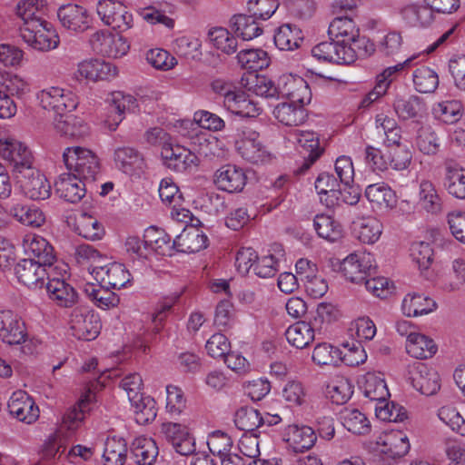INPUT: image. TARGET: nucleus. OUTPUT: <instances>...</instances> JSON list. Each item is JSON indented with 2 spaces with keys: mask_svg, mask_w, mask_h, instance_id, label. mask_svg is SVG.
I'll use <instances>...</instances> for the list:
<instances>
[{
  "mask_svg": "<svg viewBox=\"0 0 465 465\" xmlns=\"http://www.w3.org/2000/svg\"><path fill=\"white\" fill-rule=\"evenodd\" d=\"M66 169L86 183L94 182L101 174V161L95 152L84 146H70L63 153Z\"/></svg>",
  "mask_w": 465,
  "mask_h": 465,
  "instance_id": "obj_1",
  "label": "nucleus"
},
{
  "mask_svg": "<svg viewBox=\"0 0 465 465\" xmlns=\"http://www.w3.org/2000/svg\"><path fill=\"white\" fill-rule=\"evenodd\" d=\"M58 271V274H67V265L65 263H56V266H51L35 259H21L15 266V275L17 281L31 290H40L46 284V280L54 275V272Z\"/></svg>",
  "mask_w": 465,
  "mask_h": 465,
  "instance_id": "obj_2",
  "label": "nucleus"
},
{
  "mask_svg": "<svg viewBox=\"0 0 465 465\" xmlns=\"http://www.w3.org/2000/svg\"><path fill=\"white\" fill-rule=\"evenodd\" d=\"M328 34L331 40L352 47L356 53V59L368 56L374 50L372 43L365 37H360L359 29L354 21L348 16L334 18L329 25Z\"/></svg>",
  "mask_w": 465,
  "mask_h": 465,
  "instance_id": "obj_3",
  "label": "nucleus"
},
{
  "mask_svg": "<svg viewBox=\"0 0 465 465\" xmlns=\"http://www.w3.org/2000/svg\"><path fill=\"white\" fill-rule=\"evenodd\" d=\"M36 100L41 108L53 112L60 118L66 113L76 109L78 96L70 89L59 85L47 86L36 94Z\"/></svg>",
  "mask_w": 465,
  "mask_h": 465,
  "instance_id": "obj_4",
  "label": "nucleus"
},
{
  "mask_svg": "<svg viewBox=\"0 0 465 465\" xmlns=\"http://www.w3.org/2000/svg\"><path fill=\"white\" fill-rule=\"evenodd\" d=\"M235 149L242 159L251 163H266L272 158L260 134L251 128H243L238 132Z\"/></svg>",
  "mask_w": 465,
  "mask_h": 465,
  "instance_id": "obj_5",
  "label": "nucleus"
},
{
  "mask_svg": "<svg viewBox=\"0 0 465 465\" xmlns=\"http://www.w3.org/2000/svg\"><path fill=\"white\" fill-rule=\"evenodd\" d=\"M96 13L102 23L119 32H126L134 26L133 14L122 2L100 0L96 5Z\"/></svg>",
  "mask_w": 465,
  "mask_h": 465,
  "instance_id": "obj_6",
  "label": "nucleus"
},
{
  "mask_svg": "<svg viewBox=\"0 0 465 465\" xmlns=\"http://www.w3.org/2000/svg\"><path fill=\"white\" fill-rule=\"evenodd\" d=\"M16 182L27 198L39 201L51 195V184L44 173L32 167V164L15 173Z\"/></svg>",
  "mask_w": 465,
  "mask_h": 465,
  "instance_id": "obj_7",
  "label": "nucleus"
},
{
  "mask_svg": "<svg viewBox=\"0 0 465 465\" xmlns=\"http://www.w3.org/2000/svg\"><path fill=\"white\" fill-rule=\"evenodd\" d=\"M89 44L94 52L109 58H121L130 50L127 39L106 30H99L89 38Z\"/></svg>",
  "mask_w": 465,
  "mask_h": 465,
  "instance_id": "obj_8",
  "label": "nucleus"
},
{
  "mask_svg": "<svg viewBox=\"0 0 465 465\" xmlns=\"http://www.w3.org/2000/svg\"><path fill=\"white\" fill-rule=\"evenodd\" d=\"M21 27V37L30 47L38 51H49L58 46L59 36L53 25L43 20Z\"/></svg>",
  "mask_w": 465,
  "mask_h": 465,
  "instance_id": "obj_9",
  "label": "nucleus"
},
{
  "mask_svg": "<svg viewBox=\"0 0 465 465\" xmlns=\"http://www.w3.org/2000/svg\"><path fill=\"white\" fill-rule=\"evenodd\" d=\"M160 433L180 455H192L196 450L195 439L184 423L164 421L160 426Z\"/></svg>",
  "mask_w": 465,
  "mask_h": 465,
  "instance_id": "obj_10",
  "label": "nucleus"
},
{
  "mask_svg": "<svg viewBox=\"0 0 465 465\" xmlns=\"http://www.w3.org/2000/svg\"><path fill=\"white\" fill-rule=\"evenodd\" d=\"M94 280L104 289L120 290L131 283V273L124 264L111 262L94 266L90 271Z\"/></svg>",
  "mask_w": 465,
  "mask_h": 465,
  "instance_id": "obj_11",
  "label": "nucleus"
},
{
  "mask_svg": "<svg viewBox=\"0 0 465 465\" xmlns=\"http://www.w3.org/2000/svg\"><path fill=\"white\" fill-rule=\"evenodd\" d=\"M411 449L409 438L401 430H386L376 440V451L384 460H396L405 456Z\"/></svg>",
  "mask_w": 465,
  "mask_h": 465,
  "instance_id": "obj_12",
  "label": "nucleus"
},
{
  "mask_svg": "<svg viewBox=\"0 0 465 465\" xmlns=\"http://www.w3.org/2000/svg\"><path fill=\"white\" fill-rule=\"evenodd\" d=\"M278 98H287L302 105L310 104L312 91L308 83L301 76L284 74L277 81Z\"/></svg>",
  "mask_w": 465,
  "mask_h": 465,
  "instance_id": "obj_13",
  "label": "nucleus"
},
{
  "mask_svg": "<svg viewBox=\"0 0 465 465\" xmlns=\"http://www.w3.org/2000/svg\"><path fill=\"white\" fill-rule=\"evenodd\" d=\"M375 269V261L369 252H355L348 255L341 264L344 277L354 283H362Z\"/></svg>",
  "mask_w": 465,
  "mask_h": 465,
  "instance_id": "obj_14",
  "label": "nucleus"
},
{
  "mask_svg": "<svg viewBox=\"0 0 465 465\" xmlns=\"http://www.w3.org/2000/svg\"><path fill=\"white\" fill-rule=\"evenodd\" d=\"M137 108V100L131 94L122 92H114L108 99L106 115L104 123L110 131H115L124 119L127 113L134 112Z\"/></svg>",
  "mask_w": 465,
  "mask_h": 465,
  "instance_id": "obj_15",
  "label": "nucleus"
},
{
  "mask_svg": "<svg viewBox=\"0 0 465 465\" xmlns=\"http://www.w3.org/2000/svg\"><path fill=\"white\" fill-rule=\"evenodd\" d=\"M0 156L13 165L15 173L33 163L30 149L24 143L12 136L0 138Z\"/></svg>",
  "mask_w": 465,
  "mask_h": 465,
  "instance_id": "obj_16",
  "label": "nucleus"
},
{
  "mask_svg": "<svg viewBox=\"0 0 465 465\" xmlns=\"http://www.w3.org/2000/svg\"><path fill=\"white\" fill-rule=\"evenodd\" d=\"M58 271L54 272L46 284L47 295L49 299L58 307L72 308L77 304L79 295L76 290L64 277L66 274L60 275Z\"/></svg>",
  "mask_w": 465,
  "mask_h": 465,
  "instance_id": "obj_17",
  "label": "nucleus"
},
{
  "mask_svg": "<svg viewBox=\"0 0 465 465\" xmlns=\"http://www.w3.org/2000/svg\"><path fill=\"white\" fill-rule=\"evenodd\" d=\"M69 326L76 339L92 341L100 333L101 322L97 315L75 308L70 315Z\"/></svg>",
  "mask_w": 465,
  "mask_h": 465,
  "instance_id": "obj_18",
  "label": "nucleus"
},
{
  "mask_svg": "<svg viewBox=\"0 0 465 465\" xmlns=\"http://www.w3.org/2000/svg\"><path fill=\"white\" fill-rule=\"evenodd\" d=\"M161 156L164 164L175 172H184L199 165V156L195 153L172 143L163 145Z\"/></svg>",
  "mask_w": 465,
  "mask_h": 465,
  "instance_id": "obj_19",
  "label": "nucleus"
},
{
  "mask_svg": "<svg viewBox=\"0 0 465 465\" xmlns=\"http://www.w3.org/2000/svg\"><path fill=\"white\" fill-rule=\"evenodd\" d=\"M312 54L318 61L350 64L356 60V53L350 45L331 40L322 42L312 49Z\"/></svg>",
  "mask_w": 465,
  "mask_h": 465,
  "instance_id": "obj_20",
  "label": "nucleus"
},
{
  "mask_svg": "<svg viewBox=\"0 0 465 465\" xmlns=\"http://www.w3.org/2000/svg\"><path fill=\"white\" fill-rule=\"evenodd\" d=\"M7 408L10 415L26 424H32L39 418L38 406L34 399L22 390L12 393L8 400Z\"/></svg>",
  "mask_w": 465,
  "mask_h": 465,
  "instance_id": "obj_21",
  "label": "nucleus"
},
{
  "mask_svg": "<svg viewBox=\"0 0 465 465\" xmlns=\"http://www.w3.org/2000/svg\"><path fill=\"white\" fill-rule=\"evenodd\" d=\"M23 250L28 256L27 259H35L51 266H56V263H62L56 260L53 246L43 236L29 232L23 238Z\"/></svg>",
  "mask_w": 465,
  "mask_h": 465,
  "instance_id": "obj_22",
  "label": "nucleus"
},
{
  "mask_svg": "<svg viewBox=\"0 0 465 465\" xmlns=\"http://www.w3.org/2000/svg\"><path fill=\"white\" fill-rule=\"evenodd\" d=\"M57 17L64 28L74 33L84 32L92 24L91 15L86 8L74 4L60 6Z\"/></svg>",
  "mask_w": 465,
  "mask_h": 465,
  "instance_id": "obj_23",
  "label": "nucleus"
},
{
  "mask_svg": "<svg viewBox=\"0 0 465 465\" xmlns=\"http://www.w3.org/2000/svg\"><path fill=\"white\" fill-rule=\"evenodd\" d=\"M26 337L22 319L10 310L0 311V340L8 345H18Z\"/></svg>",
  "mask_w": 465,
  "mask_h": 465,
  "instance_id": "obj_24",
  "label": "nucleus"
},
{
  "mask_svg": "<svg viewBox=\"0 0 465 465\" xmlns=\"http://www.w3.org/2000/svg\"><path fill=\"white\" fill-rule=\"evenodd\" d=\"M288 140L296 144L304 155V167L308 169L322 153L317 134L312 131L294 130L288 134Z\"/></svg>",
  "mask_w": 465,
  "mask_h": 465,
  "instance_id": "obj_25",
  "label": "nucleus"
},
{
  "mask_svg": "<svg viewBox=\"0 0 465 465\" xmlns=\"http://www.w3.org/2000/svg\"><path fill=\"white\" fill-rule=\"evenodd\" d=\"M283 440L294 452H303L312 448L317 440L314 430L307 425L291 424L282 432Z\"/></svg>",
  "mask_w": 465,
  "mask_h": 465,
  "instance_id": "obj_26",
  "label": "nucleus"
},
{
  "mask_svg": "<svg viewBox=\"0 0 465 465\" xmlns=\"http://www.w3.org/2000/svg\"><path fill=\"white\" fill-rule=\"evenodd\" d=\"M410 380L413 388L421 394H435L440 388L439 373L424 363H416L410 371Z\"/></svg>",
  "mask_w": 465,
  "mask_h": 465,
  "instance_id": "obj_27",
  "label": "nucleus"
},
{
  "mask_svg": "<svg viewBox=\"0 0 465 465\" xmlns=\"http://www.w3.org/2000/svg\"><path fill=\"white\" fill-rule=\"evenodd\" d=\"M54 187L60 198L72 203H79L86 193L85 181L71 173L60 174Z\"/></svg>",
  "mask_w": 465,
  "mask_h": 465,
  "instance_id": "obj_28",
  "label": "nucleus"
},
{
  "mask_svg": "<svg viewBox=\"0 0 465 465\" xmlns=\"http://www.w3.org/2000/svg\"><path fill=\"white\" fill-rule=\"evenodd\" d=\"M364 195L371 208L377 212H388L397 203L395 192L383 182L369 184L365 188Z\"/></svg>",
  "mask_w": 465,
  "mask_h": 465,
  "instance_id": "obj_29",
  "label": "nucleus"
},
{
  "mask_svg": "<svg viewBox=\"0 0 465 465\" xmlns=\"http://www.w3.org/2000/svg\"><path fill=\"white\" fill-rule=\"evenodd\" d=\"M246 179L243 170L233 164L222 166L214 175L216 186L228 193L242 192L246 184Z\"/></svg>",
  "mask_w": 465,
  "mask_h": 465,
  "instance_id": "obj_30",
  "label": "nucleus"
},
{
  "mask_svg": "<svg viewBox=\"0 0 465 465\" xmlns=\"http://www.w3.org/2000/svg\"><path fill=\"white\" fill-rule=\"evenodd\" d=\"M223 104L229 112L241 117H257L262 112L260 104L241 90H236L233 94L223 99Z\"/></svg>",
  "mask_w": 465,
  "mask_h": 465,
  "instance_id": "obj_31",
  "label": "nucleus"
},
{
  "mask_svg": "<svg viewBox=\"0 0 465 465\" xmlns=\"http://www.w3.org/2000/svg\"><path fill=\"white\" fill-rule=\"evenodd\" d=\"M359 388L364 397L376 403H382L390 397L384 376L381 372L369 371L359 380Z\"/></svg>",
  "mask_w": 465,
  "mask_h": 465,
  "instance_id": "obj_32",
  "label": "nucleus"
},
{
  "mask_svg": "<svg viewBox=\"0 0 465 465\" xmlns=\"http://www.w3.org/2000/svg\"><path fill=\"white\" fill-rule=\"evenodd\" d=\"M208 238L198 228L189 227L173 240L174 251L184 253H193L207 247Z\"/></svg>",
  "mask_w": 465,
  "mask_h": 465,
  "instance_id": "obj_33",
  "label": "nucleus"
},
{
  "mask_svg": "<svg viewBox=\"0 0 465 465\" xmlns=\"http://www.w3.org/2000/svg\"><path fill=\"white\" fill-rule=\"evenodd\" d=\"M437 302L430 297L411 292L404 296L401 302V312L407 317H420L436 311Z\"/></svg>",
  "mask_w": 465,
  "mask_h": 465,
  "instance_id": "obj_34",
  "label": "nucleus"
},
{
  "mask_svg": "<svg viewBox=\"0 0 465 465\" xmlns=\"http://www.w3.org/2000/svg\"><path fill=\"white\" fill-rule=\"evenodd\" d=\"M284 257V250L279 243H274L268 250V253L258 256L253 268L254 273L260 278L273 277L279 271L280 262Z\"/></svg>",
  "mask_w": 465,
  "mask_h": 465,
  "instance_id": "obj_35",
  "label": "nucleus"
},
{
  "mask_svg": "<svg viewBox=\"0 0 465 465\" xmlns=\"http://www.w3.org/2000/svg\"><path fill=\"white\" fill-rule=\"evenodd\" d=\"M8 213L17 223L25 226L38 228L45 222L43 211L33 204L14 203L9 207Z\"/></svg>",
  "mask_w": 465,
  "mask_h": 465,
  "instance_id": "obj_36",
  "label": "nucleus"
},
{
  "mask_svg": "<svg viewBox=\"0 0 465 465\" xmlns=\"http://www.w3.org/2000/svg\"><path fill=\"white\" fill-rule=\"evenodd\" d=\"M400 15L407 25L413 27H428L434 21V14L427 4H407L400 9Z\"/></svg>",
  "mask_w": 465,
  "mask_h": 465,
  "instance_id": "obj_37",
  "label": "nucleus"
},
{
  "mask_svg": "<svg viewBox=\"0 0 465 465\" xmlns=\"http://www.w3.org/2000/svg\"><path fill=\"white\" fill-rule=\"evenodd\" d=\"M418 206L427 213L437 215L443 210V201L435 185L429 180H422L419 185Z\"/></svg>",
  "mask_w": 465,
  "mask_h": 465,
  "instance_id": "obj_38",
  "label": "nucleus"
},
{
  "mask_svg": "<svg viewBox=\"0 0 465 465\" xmlns=\"http://www.w3.org/2000/svg\"><path fill=\"white\" fill-rule=\"evenodd\" d=\"M436 287L443 292H460L465 287V260L454 259L449 274L437 280Z\"/></svg>",
  "mask_w": 465,
  "mask_h": 465,
  "instance_id": "obj_39",
  "label": "nucleus"
},
{
  "mask_svg": "<svg viewBox=\"0 0 465 465\" xmlns=\"http://www.w3.org/2000/svg\"><path fill=\"white\" fill-rule=\"evenodd\" d=\"M143 238L148 246L149 254L172 256L174 246L171 237L162 229L150 226L144 231Z\"/></svg>",
  "mask_w": 465,
  "mask_h": 465,
  "instance_id": "obj_40",
  "label": "nucleus"
},
{
  "mask_svg": "<svg viewBox=\"0 0 465 465\" xmlns=\"http://www.w3.org/2000/svg\"><path fill=\"white\" fill-rule=\"evenodd\" d=\"M132 458L138 465H153L159 454L155 440L150 437L135 438L131 447Z\"/></svg>",
  "mask_w": 465,
  "mask_h": 465,
  "instance_id": "obj_41",
  "label": "nucleus"
},
{
  "mask_svg": "<svg viewBox=\"0 0 465 465\" xmlns=\"http://www.w3.org/2000/svg\"><path fill=\"white\" fill-rule=\"evenodd\" d=\"M382 231V223L374 216L361 217L353 222L354 234L363 243H375L381 238Z\"/></svg>",
  "mask_w": 465,
  "mask_h": 465,
  "instance_id": "obj_42",
  "label": "nucleus"
},
{
  "mask_svg": "<svg viewBox=\"0 0 465 465\" xmlns=\"http://www.w3.org/2000/svg\"><path fill=\"white\" fill-rule=\"evenodd\" d=\"M273 40L279 50L293 51L301 46L303 41V34L296 25L283 24L275 30Z\"/></svg>",
  "mask_w": 465,
  "mask_h": 465,
  "instance_id": "obj_43",
  "label": "nucleus"
},
{
  "mask_svg": "<svg viewBox=\"0 0 465 465\" xmlns=\"http://www.w3.org/2000/svg\"><path fill=\"white\" fill-rule=\"evenodd\" d=\"M315 189L321 203L327 208L339 205L340 183L333 175L328 173L319 174L315 181Z\"/></svg>",
  "mask_w": 465,
  "mask_h": 465,
  "instance_id": "obj_44",
  "label": "nucleus"
},
{
  "mask_svg": "<svg viewBox=\"0 0 465 465\" xmlns=\"http://www.w3.org/2000/svg\"><path fill=\"white\" fill-rule=\"evenodd\" d=\"M341 421L348 431L355 435L365 436L371 430L370 420L365 413L358 409H343L341 411Z\"/></svg>",
  "mask_w": 465,
  "mask_h": 465,
  "instance_id": "obj_45",
  "label": "nucleus"
},
{
  "mask_svg": "<svg viewBox=\"0 0 465 465\" xmlns=\"http://www.w3.org/2000/svg\"><path fill=\"white\" fill-rule=\"evenodd\" d=\"M315 333L316 330L312 322H298L286 330L285 337L292 346L303 349L314 341Z\"/></svg>",
  "mask_w": 465,
  "mask_h": 465,
  "instance_id": "obj_46",
  "label": "nucleus"
},
{
  "mask_svg": "<svg viewBox=\"0 0 465 465\" xmlns=\"http://www.w3.org/2000/svg\"><path fill=\"white\" fill-rule=\"evenodd\" d=\"M256 18L247 15H235L231 18V27L238 37L243 41H250L260 36L263 29L255 20Z\"/></svg>",
  "mask_w": 465,
  "mask_h": 465,
  "instance_id": "obj_47",
  "label": "nucleus"
},
{
  "mask_svg": "<svg viewBox=\"0 0 465 465\" xmlns=\"http://www.w3.org/2000/svg\"><path fill=\"white\" fill-rule=\"evenodd\" d=\"M273 115L280 123L289 126L303 124L307 116L304 105L291 101L277 104Z\"/></svg>",
  "mask_w": 465,
  "mask_h": 465,
  "instance_id": "obj_48",
  "label": "nucleus"
},
{
  "mask_svg": "<svg viewBox=\"0 0 465 465\" xmlns=\"http://www.w3.org/2000/svg\"><path fill=\"white\" fill-rule=\"evenodd\" d=\"M54 128L61 135L75 140L84 139L90 134L89 125L76 116H69L66 119H56Z\"/></svg>",
  "mask_w": 465,
  "mask_h": 465,
  "instance_id": "obj_49",
  "label": "nucleus"
},
{
  "mask_svg": "<svg viewBox=\"0 0 465 465\" xmlns=\"http://www.w3.org/2000/svg\"><path fill=\"white\" fill-rule=\"evenodd\" d=\"M45 0H22L16 7L17 15L24 21L22 27L32 25L31 24L39 23L46 11Z\"/></svg>",
  "mask_w": 465,
  "mask_h": 465,
  "instance_id": "obj_50",
  "label": "nucleus"
},
{
  "mask_svg": "<svg viewBox=\"0 0 465 465\" xmlns=\"http://www.w3.org/2000/svg\"><path fill=\"white\" fill-rule=\"evenodd\" d=\"M408 354L416 359L431 358L437 351V346L432 339L417 332L411 335L410 341H406Z\"/></svg>",
  "mask_w": 465,
  "mask_h": 465,
  "instance_id": "obj_51",
  "label": "nucleus"
},
{
  "mask_svg": "<svg viewBox=\"0 0 465 465\" xmlns=\"http://www.w3.org/2000/svg\"><path fill=\"white\" fill-rule=\"evenodd\" d=\"M115 166L122 172L132 174L137 169L142 168L143 159L140 153L131 147H118L114 153Z\"/></svg>",
  "mask_w": 465,
  "mask_h": 465,
  "instance_id": "obj_52",
  "label": "nucleus"
},
{
  "mask_svg": "<svg viewBox=\"0 0 465 465\" xmlns=\"http://www.w3.org/2000/svg\"><path fill=\"white\" fill-rule=\"evenodd\" d=\"M77 233L91 241H96L104 235V228L98 219L86 213H80L75 219Z\"/></svg>",
  "mask_w": 465,
  "mask_h": 465,
  "instance_id": "obj_53",
  "label": "nucleus"
},
{
  "mask_svg": "<svg viewBox=\"0 0 465 465\" xmlns=\"http://www.w3.org/2000/svg\"><path fill=\"white\" fill-rule=\"evenodd\" d=\"M208 39L213 48L225 54H232L237 51L238 44L236 37L224 27L210 29Z\"/></svg>",
  "mask_w": 465,
  "mask_h": 465,
  "instance_id": "obj_54",
  "label": "nucleus"
},
{
  "mask_svg": "<svg viewBox=\"0 0 465 465\" xmlns=\"http://www.w3.org/2000/svg\"><path fill=\"white\" fill-rule=\"evenodd\" d=\"M444 185L453 197L465 199V169L457 164L448 165Z\"/></svg>",
  "mask_w": 465,
  "mask_h": 465,
  "instance_id": "obj_55",
  "label": "nucleus"
},
{
  "mask_svg": "<svg viewBox=\"0 0 465 465\" xmlns=\"http://www.w3.org/2000/svg\"><path fill=\"white\" fill-rule=\"evenodd\" d=\"M281 396L290 408L302 407L307 404V390L298 380H289L282 386Z\"/></svg>",
  "mask_w": 465,
  "mask_h": 465,
  "instance_id": "obj_56",
  "label": "nucleus"
},
{
  "mask_svg": "<svg viewBox=\"0 0 465 465\" xmlns=\"http://www.w3.org/2000/svg\"><path fill=\"white\" fill-rule=\"evenodd\" d=\"M393 109L399 119L402 121L415 119L425 110L423 103L417 96L396 98Z\"/></svg>",
  "mask_w": 465,
  "mask_h": 465,
  "instance_id": "obj_57",
  "label": "nucleus"
},
{
  "mask_svg": "<svg viewBox=\"0 0 465 465\" xmlns=\"http://www.w3.org/2000/svg\"><path fill=\"white\" fill-rule=\"evenodd\" d=\"M237 59L242 68L251 71L262 70L270 64L267 52L260 48L242 50L238 53Z\"/></svg>",
  "mask_w": 465,
  "mask_h": 465,
  "instance_id": "obj_58",
  "label": "nucleus"
},
{
  "mask_svg": "<svg viewBox=\"0 0 465 465\" xmlns=\"http://www.w3.org/2000/svg\"><path fill=\"white\" fill-rule=\"evenodd\" d=\"M264 419L262 413L254 408H241L234 416L235 426L245 431V433H253L261 425Z\"/></svg>",
  "mask_w": 465,
  "mask_h": 465,
  "instance_id": "obj_59",
  "label": "nucleus"
},
{
  "mask_svg": "<svg viewBox=\"0 0 465 465\" xmlns=\"http://www.w3.org/2000/svg\"><path fill=\"white\" fill-rule=\"evenodd\" d=\"M126 455L127 448L124 440L114 437L106 440L103 453L104 465H124Z\"/></svg>",
  "mask_w": 465,
  "mask_h": 465,
  "instance_id": "obj_60",
  "label": "nucleus"
},
{
  "mask_svg": "<svg viewBox=\"0 0 465 465\" xmlns=\"http://www.w3.org/2000/svg\"><path fill=\"white\" fill-rule=\"evenodd\" d=\"M313 226L318 235L329 242H335L341 237V226L331 215L317 214Z\"/></svg>",
  "mask_w": 465,
  "mask_h": 465,
  "instance_id": "obj_61",
  "label": "nucleus"
},
{
  "mask_svg": "<svg viewBox=\"0 0 465 465\" xmlns=\"http://www.w3.org/2000/svg\"><path fill=\"white\" fill-rule=\"evenodd\" d=\"M327 393L333 403L343 404L352 396L353 386L346 377L336 376L327 385Z\"/></svg>",
  "mask_w": 465,
  "mask_h": 465,
  "instance_id": "obj_62",
  "label": "nucleus"
},
{
  "mask_svg": "<svg viewBox=\"0 0 465 465\" xmlns=\"http://www.w3.org/2000/svg\"><path fill=\"white\" fill-rule=\"evenodd\" d=\"M173 51L188 59H199L202 56V41L193 35H181L173 42Z\"/></svg>",
  "mask_w": 465,
  "mask_h": 465,
  "instance_id": "obj_63",
  "label": "nucleus"
},
{
  "mask_svg": "<svg viewBox=\"0 0 465 465\" xmlns=\"http://www.w3.org/2000/svg\"><path fill=\"white\" fill-rule=\"evenodd\" d=\"M413 84L419 93L429 94L436 90L439 84L438 74L427 66H420L413 72Z\"/></svg>",
  "mask_w": 465,
  "mask_h": 465,
  "instance_id": "obj_64",
  "label": "nucleus"
}]
</instances>
